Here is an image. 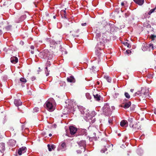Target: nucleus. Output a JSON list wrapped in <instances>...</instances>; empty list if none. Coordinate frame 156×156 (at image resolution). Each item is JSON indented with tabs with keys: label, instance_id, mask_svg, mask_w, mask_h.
<instances>
[{
	"label": "nucleus",
	"instance_id": "nucleus-1",
	"mask_svg": "<svg viewBox=\"0 0 156 156\" xmlns=\"http://www.w3.org/2000/svg\"><path fill=\"white\" fill-rule=\"evenodd\" d=\"M96 38L98 42L97 43V47L99 50L103 49L105 46V43L107 41V35L106 32L103 34L101 36L100 33H97L96 34Z\"/></svg>",
	"mask_w": 156,
	"mask_h": 156
},
{
	"label": "nucleus",
	"instance_id": "nucleus-2",
	"mask_svg": "<svg viewBox=\"0 0 156 156\" xmlns=\"http://www.w3.org/2000/svg\"><path fill=\"white\" fill-rule=\"evenodd\" d=\"M50 52L47 50H44L39 53V56L41 58H47L48 59L52 58L51 56L49 57Z\"/></svg>",
	"mask_w": 156,
	"mask_h": 156
},
{
	"label": "nucleus",
	"instance_id": "nucleus-3",
	"mask_svg": "<svg viewBox=\"0 0 156 156\" xmlns=\"http://www.w3.org/2000/svg\"><path fill=\"white\" fill-rule=\"evenodd\" d=\"M78 144L80 147H81L82 150L79 153H81L82 152H84L85 150V147L86 146V142L85 140H81L78 143Z\"/></svg>",
	"mask_w": 156,
	"mask_h": 156
},
{
	"label": "nucleus",
	"instance_id": "nucleus-4",
	"mask_svg": "<svg viewBox=\"0 0 156 156\" xmlns=\"http://www.w3.org/2000/svg\"><path fill=\"white\" fill-rule=\"evenodd\" d=\"M47 109L49 111H52L53 110L52 104L49 101H47L46 103Z\"/></svg>",
	"mask_w": 156,
	"mask_h": 156
},
{
	"label": "nucleus",
	"instance_id": "nucleus-5",
	"mask_svg": "<svg viewBox=\"0 0 156 156\" xmlns=\"http://www.w3.org/2000/svg\"><path fill=\"white\" fill-rule=\"evenodd\" d=\"M69 129L70 134L71 135H73L75 134L77 131V128L73 126H69Z\"/></svg>",
	"mask_w": 156,
	"mask_h": 156
},
{
	"label": "nucleus",
	"instance_id": "nucleus-6",
	"mask_svg": "<svg viewBox=\"0 0 156 156\" xmlns=\"http://www.w3.org/2000/svg\"><path fill=\"white\" fill-rule=\"evenodd\" d=\"M27 151V148L25 147H23L20 148L18 151V154L19 155H21L22 154L25 153Z\"/></svg>",
	"mask_w": 156,
	"mask_h": 156
},
{
	"label": "nucleus",
	"instance_id": "nucleus-7",
	"mask_svg": "<svg viewBox=\"0 0 156 156\" xmlns=\"http://www.w3.org/2000/svg\"><path fill=\"white\" fill-rule=\"evenodd\" d=\"M103 112L105 113H108L110 112L109 106V105L106 104L103 107Z\"/></svg>",
	"mask_w": 156,
	"mask_h": 156
},
{
	"label": "nucleus",
	"instance_id": "nucleus-8",
	"mask_svg": "<svg viewBox=\"0 0 156 156\" xmlns=\"http://www.w3.org/2000/svg\"><path fill=\"white\" fill-rule=\"evenodd\" d=\"M14 104L16 106H18L22 105V102L21 101L20 99H16L14 100Z\"/></svg>",
	"mask_w": 156,
	"mask_h": 156
},
{
	"label": "nucleus",
	"instance_id": "nucleus-9",
	"mask_svg": "<svg viewBox=\"0 0 156 156\" xmlns=\"http://www.w3.org/2000/svg\"><path fill=\"white\" fill-rule=\"evenodd\" d=\"M67 80L68 82L70 83H74L75 82V80L73 76H70L69 77H67Z\"/></svg>",
	"mask_w": 156,
	"mask_h": 156
},
{
	"label": "nucleus",
	"instance_id": "nucleus-10",
	"mask_svg": "<svg viewBox=\"0 0 156 156\" xmlns=\"http://www.w3.org/2000/svg\"><path fill=\"white\" fill-rule=\"evenodd\" d=\"M142 89L143 87L141 88V90H139L135 93L134 96H143V92L142 91Z\"/></svg>",
	"mask_w": 156,
	"mask_h": 156
},
{
	"label": "nucleus",
	"instance_id": "nucleus-11",
	"mask_svg": "<svg viewBox=\"0 0 156 156\" xmlns=\"http://www.w3.org/2000/svg\"><path fill=\"white\" fill-rule=\"evenodd\" d=\"M10 61L13 63H16L18 62V59L16 56H13L10 58Z\"/></svg>",
	"mask_w": 156,
	"mask_h": 156
},
{
	"label": "nucleus",
	"instance_id": "nucleus-12",
	"mask_svg": "<svg viewBox=\"0 0 156 156\" xmlns=\"http://www.w3.org/2000/svg\"><path fill=\"white\" fill-rule=\"evenodd\" d=\"M120 126L122 127L127 126L128 125V123L127 121L125 120H122L120 122Z\"/></svg>",
	"mask_w": 156,
	"mask_h": 156
},
{
	"label": "nucleus",
	"instance_id": "nucleus-13",
	"mask_svg": "<svg viewBox=\"0 0 156 156\" xmlns=\"http://www.w3.org/2000/svg\"><path fill=\"white\" fill-rule=\"evenodd\" d=\"M148 46L150 49H151L152 50L154 49V47L156 48V44L154 42H152L151 41V43L148 44Z\"/></svg>",
	"mask_w": 156,
	"mask_h": 156
},
{
	"label": "nucleus",
	"instance_id": "nucleus-14",
	"mask_svg": "<svg viewBox=\"0 0 156 156\" xmlns=\"http://www.w3.org/2000/svg\"><path fill=\"white\" fill-rule=\"evenodd\" d=\"M57 43L53 40H50V46L51 47H55Z\"/></svg>",
	"mask_w": 156,
	"mask_h": 156
},
{
	"label": "nucleus",
	"instance_id": "nucleus-15",
	"mask_svg": "<svg viewBox=\"0 0 156 156\" xmlns=\"http://www.w3.org/2000/svg\"><path fill=\"white\" fill-rule=\"evenodd\" d=\"M62 18L64 19H67L66 12L65 10H62L60 12Z\"/></svg>",
	"mask_w": 156,
	"mask_h": 156
},
{
	"label": "nucleus",
	"instance_id": "nucleus-16",
	"mask_svg": "<svg viewBox=\"0 0 156 156\" xmlns=\"http://www.w3.org/2000/svg\"><path fill=\"white\" fill-rule=\"evenodd\" d=\"M142 91L143 94V97H145L148 94L149 90L145 89L143 87Z\"/></svg>",
	"mask_w": 156,
	"mask_h": 156
},
{
	"label": "nucleus",
	"instance_id": "nucleus-17",
	"mask_svg": "<svg viewBox=\"0 0 156 156\" xmlns=\"http://www.w3.org/2000/svg\"><path fill=\"white\" fill-rule=\"evenodd\" d=\"M133 1L139 5H142L144 2V0H133Z\"/></svg>",
	"mask_w": 156,
	"mask_h": 156
},
{
	"label": "nucleus",
	"instance_id": "nucleus-18",
	"mask_svg": "<svg viewBox=\"0 0 156 156\" xmlns=\"http://www.w3.org/2000/svg\"><path fill=\"white\" fill-rule=\"evenodd\" d=\"M48 147L49 151H51L52 150H54L55 148V146L54 145H50L49 144H48Z\"/></svg>",
	"mask_w": 156,
	"mask_h": 156
},
{
	"label": "nucleus",
	"instance_id": "nucleus-19",
	"mask_svg": "<svg viewBox=\"0 0 156 156\" xmlns=\"http://www.w3.org/2000/svg\"><path fill=\"white\" fill-rule=\"evenodd\" d=\"M131 103L130 101L125 103L124 106L123 107L125 109L129 108L130 106Z\"/></svg>",
	"mask_w": 156,
	"mask_h": 156
},
{
	"label": "nucleus",
	"instance_id": "nucleus-20",
	"mask_svg": "<svg viewBox=\"0 0 156 156\" xmlns=\"http://www.w3.org/2000/svg\"><path fill=\"white\" fill-rule=\"evenodd\" d=\"M131 126V127L133 129H139V128L140 126H139L137 123H136L135 124H132Z\"/></svg>",
	"mask_w": 156,
	"mask_h": 156
},
{
	"label": "nucleus",
	"instance_id": "nucleus-21",
	"mask_svg": "<svg viewBox=\"0 0 156 156\" xmlns=\"http://www.w3.org/2000/svg\"><path fill=\"white\" fill-rule=\"evenodd\" d=\"M93 96H94V98L97 101H99L100 100V95L96 94H93Z\"/></svg>",
	"mask_w": 156,
	"mask_h": 156
},
{
	"label": "nucleus",
	"instance_id": "nucleus-22",
	"mask_svg": "<svg viewBox=\"0 0 156 156\" xmlns=\"http://www.w3.org/2000/svg\"><path fill=\"white\" fill-rule=\"evenodd\" d=\"M104 78H105L107 81L109 83H111V79L110 77L106 75L105 76Z\"/></svg>",
	"mask_w": 156,
	"mask_h": 156
},
{
	"label": "nucleus",
	"instance_id": "nucleus-23",
	"mask_svg": "<svg viewBox=\"0 0 156 156\" xmlns=\"http://www.w3.org/2000/svg\"><path fill=\"white\" fill-rule=\"evenodd\" d=\"M26 17V16L25 15H24L21 16L20 18V20L17 22L19 23L23 20Z\"/></svg>",
	"mask_w": 156,
	"mask_h": 156
},
{
	"label": "nucleus",
	"instance_id": "nucleus-24",
	"mask_svg": "<svg viewBox=\"0 0 156 156\" xmlns=\"http://www.w3.org/2000/svg\"><path fill=\"white\" fill-rule=\"evenodd\" d=\"M20 83L22 84H24L27 81L24 78H20Z\"/></svg>",
	"mask_w": 156,
	"mask_h": 156
},
{
	"label": "nucleus",
	"instance_id": "nucleus-25",
	"mask_svg": "<svg viewBox=\"0 0 156 156\" xmlns=\"http://www.w3.org/2000/svg\"><path fill=\"white\" fill-rule=\"evenodd\" d=\"M154 11L156 12V5H155V7L154 8L150 10L148 13V14L150 15Z\"/></svg>",
	"mask_w": 156,
	"mask_h": 156
},
{
	"label": "nucleus",
	"instance_id": "nucleus-26",
	"mask_svg": "<svg viewBox=\"0 0 156 156\" xmlns=\"http://www.w3.org/2000/svg\"><path fill=\"white\" fill-rule=\"evenodd\" d=\"M144 27L146 28H150L151 27L150 25L147 22H144L143 24Z\"/></svg>",
	"mask_w": 156,
	"mask_h": 156
},
{
	"label": "nucleus",
	"instance_id": "nucleus-27",
	"mask_svg": "<svg viewBox=\"0 0 156 156\" xmlns=\"http://www.w3.org/2000/svg\"><path fill=\"white\" fill-rule=\"evenodd\" d=\"M123 44L125 46H127V47L128 48H130L131 47V45H130L129 43L128 42L125 41L123 43Z\"/></svg>",
	"mask_w": 156,
	"mask_h": 156
},
{
	"label": "nucleus",
	"instance_id": "nucleus-28",
	"mask_svg": "<svg viewBox=\"0 0 156 156\" xmlns=\"http://www.w3.org/2000/svg\"><path fill=\"white\" fill-rule=\"evenodd\" d=\"M133 118H129L128 119V121L130 122L129 126L131 127V125H132V122L133 121Z\"/></svg>",
	"mask_w": 156,
	"mask_h": 156
},
{
	"label": "nucleus",
	"instance_id": "nucleus-29",
	"mask_svg": "<svg viewBox=\"0 0 156 156\" xmlns=\"http://www.w3.org/2000/svg\"><path fill=\"white\" fill-rule=\"evenodd\" d=\"M156 37V35H151V39L152 42H154V38Z\"/></svg>",
	"mask_w": 156,
	"mask_h": 156
},
{
	"label": "nucleus",
	"instance_id": "nucleus-30",
	"mask_svg": "<svg viewBox=\"0 0 156 156\" xmlns=\"http://www.w3.org/2000/svg\"><path fill=\"white\" fill-rule=\"evenodd\" d=\"M96 54L98 57V58H99V57L100 56L101 53L100 51L97 50L96 51Z\"/></svg>",
	"mask_w": 156,
	"mask_h": 156
},
{
	"label": "nucleus",
	"instance_id": "nucleus-31",
	"mask_svg": "<svg viewBox=\"0 0 156 156\" xmlns=\"http://www.w3.org/2000/svg\"><path fill=\"white\" fill-rule=\"evenodd\" d=\"M48 67H45L46 70L45 71V73L46 74V76H48L49 75V72H50V70H48Z\"/></svg>",
	"mask_w": 156,
	"mask_h": 156
},
{
	"label": "nucleus",
	"instance_id": "nucleus-32",
	"mask_svg": "<svg viewBox=\"0 0 156 156\" xmlns=\"http://www.w3.org/2000/svg\"><path fill=\"white\" fill-rule=\"evenodd\" d=\"M5 29L7 31L10 30L12 29V26L9 25L5 27Z\"/></svg>",
	"mask_w": 156,
	"mask_h": 156
},
{
	"label": "nucleus",
	"instance_id": "nucleus-33",
	"mask_svg": "<svg viewBox=\"0 0 156 156\" xmlns=\"http://www.w3.org/2000/svg\"><path fill=\"white\" fill-rule=\"evenodd\" d=\"M51 64V63L50 61H47L46 64V67H50Z\"/></svg>",
	"mask_w": 156,
	"mask_h": 156
},
{
	"label": "nucleus",
	"instance_id": "nucleus-34",
	"mask_svg": "<svg viewBox=\"0 0 156 156\" xmlns=\"http://www.w3.org/2000/svg\"><path fill=\"white\" fill-rule=\"evenodd\" d=\"M16 141L14 140L11 139L9 140V143L11 144V143H13V144H12V145H14L15 143H16Z\"/></svg>",
	"mask_w": 156,
	"mask_h": 156
},
{
	"label": "nucleus",
	"instance_id": "nucleus-35",
	"mask_svg": "<svg viewBox=\"0 0 156 156\" xmlns=\"http://www.w3.org/2000/svg\"><path fill=\"white\" fill-rule=\"evenodd\" d=\"M125 96L128 99H129L130 98V96L129 94L127 92H125L124 94Z\"/></svg>",
	"mask_w": 156,
	"mask_h": 156
},
{
	"label": "nucleus",
	"instance_id": "nucleus-36",
	"mask_svg": "<svg viewBox=\"0 0 156 156\" xmlns=\"http://www.w3.org/2000/svg\"><path fill=\"white\" fill-rule=\"evenodd\" d=\"M34 112H37L39 111V108L37 107H35L33 109Z\"/></svg>",
	"mask_w": 156,
	"mask_h": 156
},
{
	"label": "nucleus",
	"instance_id": "nucleus-37",
	"mask_svg": "<svg viewBox=\"0 0 156 156\" xmlns=\"http://www.w3.org/2000/svg\"><path fill=\"white\" fill-rule=\"evenodd\" d=\"M1 145L2 146V150L3 151H4L5 150V144L4 143H2L1 144Z\"/></svg>",
	"mask_w": 156,
	"mask_h": 156
},
{
	"label": "nucleus",
	"instance_id": "nucleus-38",
	"mask_svg": "<svg viewBox=\"0 0 156 156\" xmlns=\"http://www.w3.org/2000/svg\"><path fill=\"white\" fill-rule=\"evenodd\" d=\"M96 113L94 111H92L91 113V115L92 116H94L96 115Z\"/></svg>",
	"mask_w": 156,
	"mask_h": 156
},
{
	"label": "nucleus",
	"instance_id": "nucleus-39",
	"mask_svg": "<svg viewBox=\"0 0 156 156\" xmlns=\"http://www.w3.org/2000/svg\"><path fill=\"white\" fill-rule=\"evenodd\" d=\"M113 95L114 98H117L119 95V94L118 93H115Z\"/></svg>",
	"mask_w": 156,
	"mask_h": 156
},
{
	"label": "nucleus",
	"instance_id": "nucleus-40",
	"mask_svg": "<svg viewBox=\"0 0 156 156\" xmlns=\"http://www.w3.org/2000/svg\"><path fill=\"white\" fill-rule=\"evenodd\" d=\"M61 146L63 148H66V144L64 142L62 143L61 145Z\"/></svg>",
	"mask_w": 156,
	"mask_h": 156
},
{
	"label": "nucleus",
	"instance_id": "nucleus-41",
	"mask_svg": "<svg viewBox=\"0 0 156 156\" xmlns=\"http://www.w3.org/2000/svg\"><path fill=\"white\" fill-rule=\"evenodd\" d=\"M107 151V149L106 148H103L101 150V153H104L105 152V151Z\"/></svg>",
	"mask_w": 156,
	"mask_h": 156
},
{
	"label": "nucleus",
	"instance_id": "nucleus-42",
	"mask_svg": "<svg viewBox=\"0 0 156 156\" xmlns=\"http://www.w3.org/2000/svg\"><path fill=\"white\" fill-rule=\"evenodd\" d=\"M126 52L127 53V54H129L130 53H131V52L130 51V50H126Z\"/></svg>",
	"mask_w": 156,
	"mask_h": 156
},
{
	"label": "nucleus",
	"instance_id": "nucleus-43",
	"mask_svg": "<svg viewBox=\"0 0 156 156\" xmlns=\"http://www.w3.org/2000/svg\"><path fill=\"white\" fill-rule=\"evenodd\" d=\"M31 78V80L32 81H34V80H35L36 79L35 77L34 76H32Z\"/></svg>",
	"mask_w": 156,
	"mask_h": 156
},
{
	"label": "nucleus",
	"instance_id": "nucleus-44",
	"mask_svg": "<svg viewBox=\"0 0 156 156\" xmlns=\"http://www.w3.org/2000/svg\"><path fill=\"white\" fill-rule=\"evenodd\" d=\"M89 95V93H87L86 94V96L87 97V98H88V99H90V98H89V97H88V96Z\"/></svg>",
	"mask_w": 156,
	"mask_h": 156
},
{
	"label": "nucleus",
	"instance_id": "nucleus-45",
	"mask_svg": "<svg viewBox=\"0 0 156 156\" xmlns=\"http://www.w3.org/2000/svg\"><path fill=\"white\" fill-rule=\"evenodd\" d=\"M82 150V149H81V148H80V149H79V150H78L77 151V153L78 154H80V153H79L80 152H81V151Z\"/></svg>",
	"mask_w": 156,
	"mask_h": 156
},
{
	"label": "nucleus",
	"instance_id": "nucleus-46",
	"mask_svg": "<svg viewBox=\"0 0 156 156\" xmlns=\"http://www.w3.org/2000/svg\"><path fill=\"white\" fill-rule=\"evenodd\" d=\"M81 25L82 26H86V23H82Z\"/></svg>",
	"mask_w": 156,
	"mask_h": 156
},
{
	"label": "nucleus",
	"instance_id": "nucleus-47",
	"mask_svg": "<svg viewBox=\"0 0 156 156\" xmlns=\"http://www.w3.org/2000/svg\"><path fill=\"white\" fill-rule=\"evenodd\" d=\"M30 48L32 49H34V46H31L30 47Z\"/></svg>",
	"mask_w": 156,
	"mask_h": 156
},
{
	"label": "nucleus",
	"instance_id": "nucleus-48",
	"mask_svg": "<svg viewBox=\"0 0 156 156\" xmlns=\"http://www.w3.org/2000/svg\"><path fill=\"white\" fill-rule=\"evenodd\" d=\"M130 110L132 111H133L134 110V109L133 108L131 107L130 108Z\"/></svg>",
	"mask_w": 156,
	"mask_h": 156
},
{
	"label": "nucleus",
	"instance_id": "nucleus-49",
	"mask_svg": "<svg viewBox=\"0 0 156 156\" xmlns=\"http://www.w3.org/2000/svg\"><path fill=\"white\" fill-rule=\"evenodd\" d=\"M79 29H77L76 30L75 32L76 33H78L79 32Z\"/></svg>",
	"mask_w": 156,
	"mask_h": 156
},
{
	"label": "nucleus",
	"instance_id": "nucleus-50",
	"mask_svg": "<svg viewBox=\"0 0 156 156\" xmlns=\"http://www.w3.org/2000/svg\"><path fill=\"white\" fill-rule=\"evenodd\" d=\"M121 5L122 6H124V3L123 2H122L121 3Z\"/></svg>",
	"mask_w": 156,
	"mask_h": 156
},
{
	"label": "nucleus",
	"instance_id": "nucleus-51",
	"mask_svg": "<svg viewBox=\"0 0 156 156\" xmlns=\"http://www.w3.org/2000/svg\"><path fill=\"white\" fill-rule=\"evenodd\" d=\"M130 91L132 92H133V91H134V89H130Z\"/></svg>",
	"mask_w": 156,
	"mask_h": 156
},
{
	"label": "nucleus",
	"instance_id": "nucleus-52",
	"mask_svg": "<svg viewBox=\"0 0 156 156\" xmlns=\"http://www.w3.org/2000/svg\"><path fill=\"white\" fill-rule=\"evenodd\" d=\"M154 113L155 114H156V108H155L154 110Z\"/></svg>",
	"mask_w": 156,
	"mask_h": 156
},
{
	"label": "nucleus",
	"instance_id": "nucleus-53",
	"mask_svg": "<svg viewBox=\"0 0 156 156\" xmlns=\"http://www.w3.org/2000/svg\"><path fill=\"white\" fill-rule=\"evenodd\" d=\"M128 15H127V14L126 13H125V16L126 17H127L128 16Z\"/></svg>",
	"mask_w": 156,
	"mask_h": 156
},
{
	"label": "nucleus",
	"instance_id": "nucleus-54",
	"mask_svg": "<svg viewBox=\"0 0 156 156\" xmlns=\"http://www.w3.org/2000/svg\"><path fill=\"white\" fill-rule=\"evenodd\" d=\"M112 122V121L111 120H108V122L109 123H111Z\"/></svg>",
	"mask_w": 156,
	"mask_h": 156
},
{
	"label": "nucleus",
	"instance_id": "nucleus-55",
	"mask_svg": "<svg viewBox=\"0 0 156 156\" xmlns=\"http://www.w3.org/2000/svg\"><path fill=\"white\" fill-rule=\"evenodd\" d=\"M30 52L32 54H33L34 53V51H31Z\"/></svg>",
	"mask_w": 156,
	"mask_h": 156
},
{
	"label": "nucleus",
	"instance_id": "nucleus-56",
	"mask_svg": "<svg viewBox=\"0 0 156 156\" xmlns=\"http://www.w3.org/2000/svg\"><path fill=\"white\" fill-rule=\"evenodd\" d=\"M49 136L50 137L51 136H52V134L51 133L49 134Z\"/></svg>",
	"mask_w": 156,
	"mask_h": 156
},
{
	"label": "nucleus",
	"instance_id": "nucleus-57",
	"mask_svg": "<svg viewBox=\"0 0 156 156\" xmlns=\"http://www.w3.org/2000/svg\"><path fill=\"white\" fill-rule=\"evenodd\" d=\"M2 31H1V30H0V35L2 34Z\"/></svg>",
	"mask_w": 156,
	"mask_h": 156
},
{
	"label": "nucleus",
	"instance_id": "nucleus-58",
	"mask_svg": "<svg viewBox=\"0 0 156 156\" xmlns=\"http://www.w3.org/2000/svg\"><path fill=\"white\" fill-rule=\"evenodd\" d=\"M53 18H54V19H55V18H56V16H53Z\"/></svg>",
	"mask_w": 156,
	"mask_h": 156
},
{
	"label": "nucleus",
	"instance_id": "nucleus-59",
	"mask_svg": "<svg viewBox=\"0 0 156 156\" xmlns=\"http://www.w3.org/2000/svg\"><path fill=\"white\" fill-rule=\"evenodd\" d=\"M78 36H78V35H77V36H76V37H78Z\"/></svg>",
	"mask_w": 156,
	"mask_h": 156
},
{
	"label": "nucleus",
	"instance_id": "nucleus-60",
	"mask_svg": "<svg viewBox=\"0 0 156 156\" xmlns=\"http://www.w3.org/2000/svg\"><path fill=\"white\" fill-rule=\"evenodd\" d=\"M97 83H98V84H99V83H98V82H97Z\"/></svg>",
	"mask_w": 156,
	"mask_h": 156
},
{
	"label": "nucleus",
	"instance_id": "nucleus-61",
	"mask_svg": "<svg viewBox=\"0 0 156 156\" xmlns=\"http://www.w3.org/2000/svg\"><path fill=\"white\" fill-rule=\"evenodd\" d=\"M118 10H120V9H118Z\"/></svg>",
	"mask_w": 156,
	"mask_h": 156
},
{
	"label": "nucleus",
	"instance_id": "nucleus-62",
	"mask_svg": "<svg viewBox=\"0 0 156 156\" xmlns=\"http://www.w3.org/2000/svg\"><path fill=\"white\" fill-rule=\"evenodd\" d=\"M22 43H23V42H22Z\"/></svg>",
	"mask_w": 156,
	"mask_h": 156
}]
</instances>
